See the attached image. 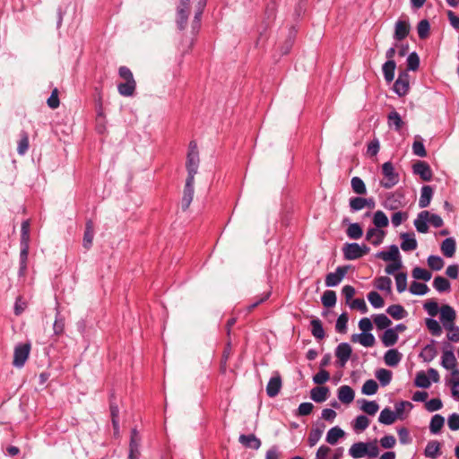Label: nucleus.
I'll return each instance as SVG.
<instances>
[{"mask_svg":"<svg viewBox=\"0 0 459 459\" xmlns=\"http://www.w3.org/2000/svg\"><path fill=\"white\" fill-rule=\"evenodd\" d=\"M29 149V136L26 133H22V138L18 143L17 152L20 155H23Z\"/></svg>","mask_w":459,"mask_h":459,"instance_id":"63","label":"nucleus"},{"mask_svg":"<svg viewBox=\"0 0 459 459\" xmlns=\"http://www.w3.org/2000/svg\"><path fill=\"white\" fill-rule=\"evenodd\" d=\"M347 236L351 239H359L363 235L362 228L359 223H351L346 230Z\"/></svg>","mask_w":459,"mask_h":459,"instance_id":"43","label":"nucleus"},{"mask_svg":"<svg viewBox=\"0 0 459 459\" xmlns=\"http://www.w3.org/2000/svg\"><path fill=\"white\" fill-rule=\"evenodd\" d=\"M430 30L429 22L427 20H421L417 26V32L420 39H426L429 37Z\"/></svg>","mask_w":459,"mask_h":459,"instance_id":"59","label":"nucleus"},{"mask_svg":"<svg viewBox=\"0 0 459 459\" xmlns=\"http://www.w3.org/2000/svg\"><path fill=\"white\" fill-rule=\"evenodd\" d=\"M354 391L349 385H342L338 389V399L345 404H350L354 400Z\"/></svg>","mask_w":459,"mask_h":459,"instance_id":"20","label":"nucleus"},{"mask_svg":"<svg viewBox=\"0 0 459 459\" xmlns=\"http://www.w3.org/2000/svg\"><path fill=\"white\" fill-rule=\"evenodd\" d=\"M414 384L416 386L420 388H429L431 385V382L424 371H420L416 375Z\"/></svg>","mask_w":459,"mask_h":459,"instance_id":"46","label":"nucleus"},{"mask_svg":"<svg viewBox=\"0 0 459 459\" xmlns=\"http://www.w3.org/2000/svg\"><path fill=\"white\" fill-rule=\"evenodd\" d=\"M382 173L384 180L380 184L384 188L390 189L399 182V175L395 172L394 165L390 161L383 164Z\"/></svg>","mask_w":459,"mask_h":459,"instance_id":"3","label":"nucleus"},{"mask_svg":"<svg viewBox=\"0 0 459 459\" xmlns=\"http://www.w3.org/2000/svg\"><path fill=\"white\" fill-rule=\"evenodd\" d=\"M206 5V0H180L177 7L176 22L179 30H184L187 23L188 15L191 9L194 11V20L192 22V30L197 31L200 26L202 13Z\"/></svg>","mask_w":459,"mask_h":459,"instance_id":"1","label":"nucleus"},{"mask_svg":"<svg viewBox=\"0 0 459 459\" xmlns=\"http://www.w3.org/2000/svg\"><path fill=\"white\" fill-rule=\"evenodd\" d=\"M433 195V189L429 186H424L421 188L420 197L419 200V206L420 208H426L429 205Z\"/></svg>","mask_w":459,"mask_h":459,"instance_id":"25","label":"nucleus"},{"mask_svg":"<svg viewBox=\"0 0 459 459\" xmlns=\"http://www.w3.org/2000/svg\"><path fill=\"white\" fill-rule=\"evenodd\" d=\"M238 441L246 447L259 449L261 446V440L256 437L254 434L250 435H240L238 437Z\"/></svg>","mask_w":459,"mask_h":459,"instance_id":"19","label":"nucleus"},{"mask_svg":"<svg viewBox=\"0 0 459 459\" xmlns=\"http://www.w3.org/2000/svg\"><path fill=\"white\" fill-rule=\"evenodd\" d=\"M199 165V153L197 145L195 142L189 143L187 159H186V169L187 178H195V175L197 173Z\"/></svg>","mask_w":459,"mask_h":459,"instance_id":"2","label":"nucleus"},{"mask_svg":"<svg viewBox=\"0 0 459 459\" xmlns=\"http://www.w3.org/2000/svg\"><path fill=\"white\" fill-rule=\"evenodd\" d=\"M425 324L432 335L440 336L442 334V326L437 320L433 318H427Z\"/></svg>","mask_w":459,"mask_h":459,"instance_id":"41","label":"nucleus"},{"mask_svg":"<svg viewBox=\"0 0 459 459\" xmlns=\"http://www.w3.org/2000/svg\"><path fill=\"white\" fill-rule=\"evenodd\" d=\"M433 287L438 292H445L450 290V282L447 279L442 276H437L433 281Z\"/></svg>","mask_w":459,"mask_h":459,"instance_id":"44","label":"nucleus"},{"mask_svg":"<svg viewBox=\"0 0 459 459\" xmlns=\"http://www.w3.org/2000/svg\"><path fill=\"white\" fill-rule=\"evenodd\" d=\"M377 257L385 262L401 260L399 249L395 245H392L388 251L378 252Z\"/></svg>","mask_w":459,"mask_h":459,"instance_id":"17","label":"nucleus"},{"mask_svg":"<svg viewBox=\"0 0 459 459\" xmlns=\"http://www.w3.org/2000/svg\"><path fill=\"white\" fill-rule=\"evenodd\" d=\"M426 457L436 459L440 455V443L437 440L429 441L424 450Z\"/></svg>","mask_w":459,"mask_h":459,"instance_id":"24","label":"nucleus"},{"mask_svg":"<svg viewBox=\"0 0 459 459\" xmlns=\"http://www.w3.org/2000/svg\"><path fill=\"white\" fill-rule=\"evenodd\" d=\"M374 323L378 329H385L391 325L392 321L385 315L379 314L374 317Z\"/></svg>","mask_w":459,"mask_h":459,"instance_id":"57","label":"nucleus"},{"mask_svg":"<svg viewBox=\"0 0 459 459\" xmlns=\"http://www.w3.org/2000/svg\"><path fill=\"white\" fill-rule=\"evenodd\" d=\"M401 195L396 194H389L384 202V207L388 210H397L402 207V202L400 201Z\"/></svg>","mask_w":459,"mask_h":459,"instance_id":"31","label":"nucleus"},{"mask_svg":"<svg viewBox=\"0 0 459 459\" xmlns=\"http://www.w3.org/2000/svg\"><path fill=\"white\" fill-rule=\"evenodd\" d=\"M54 333L57 336L63 334L65 331V318L60 315L59 312H56V319L53 325Z\"/></svg>","mask_w":459,"mask_h":459,"instance_id":"50","label":"nucleus"},{"mask_svg":"<svg viewBox=\"0 0 459 459\" xmlns=\"http://www.w3.org/2000/svg\"><path fill=\"white\" fill-rule=\"evenodd\" d=\"M413 172L419 175L424 181H429L432 178L431 169L425 161H417L413 165Z\"/></svg>","mask_w":459,"mask_h":459,"instance_id":"14","label":"nucleus"},{"mask_svg":"<svg viewBox=\"0 0 459 459\" xmlns=\"http://www.w3.org/2000/svg\"><path fill=\"white\" fill-rule=\"evenodd\" d=\"M94 237L93 224L91 221L86 223V228L83 235V247L89 249L91 247Z\"/></svg>","mask_w":459,"mask_h":459,"instance_id":"38","label":"nucleus"},{"mask_svg":"<svg viewBox=\"0 0 459 459\" xmlns=\"http://www.w3.org/2000/svg\"><path fill=\"white\" fill-rule=\"evenodd\" d=\"M420 65V57L417 53L412 52L407 57V67L411 71H416Z\"/></svg>","mask_w":459,"mask_h":459,"instance_id":"62","label":"nucleus"},{"mask_svg":"<svg viewBox=\"0 0 459 459\" xmlns=\"http://www.w3.org/2000/svg\"><path fill=\"white\" fill-rule=\"evenodd\" d=\"M396 289L399 293H402L407 289V274L405 273H399L395 275Z\"/></svg>","mask_w":459,"mask_h":459,"instance_id":"55","label":"nucleus"},{"mask_svg":"<svg viewBox=\"0 0 459 459\" xmlns=\"http://www.w3.org/2000/svg\"><path fill=\"white\" fill-rule=\"evenodd\" d=\"M402 243H401V248L403 251H412L417 248V240L413 237V235L409 233H403L401 234Z\"/></svg>","mask_w":459,"mask_h":459,"instance_id":"22","label":"nucleus"},{"mask_svg":"<svg viewBox=\"0 0 459 459\" xmlns=\"http://www.w3.org/2000/svg\"><path fill=\"white\" fill-rule=\"evenodd\" d=\"M351 351L352 350L349 343L342 342L337 346L335 355L341 367L345 366L351 357Z\"/></svg>","mask_w":459,"mask_h":459,"instance_id":"10","label":"nucleus"},{"mask_svg":"<svg viewBox=\"0 0 459 459\" xmlns=\"http://www.w3.org/2000/svg\"><path fill=\"white\" fill-rule=\"evenodd\" d=\"M194 183L195 178H187L184 187L183 197L181 200V207L185 211L190 206L194 197Z\"/></svg>","mask_w":459,"mask_h":459,"instance_id":"7","label":"nucleus"},{"mask_svg":"<svg viewBox=\"0 0 459 459\" xmlns=\"http://www.w3.org/2000/svg\"><path fill=\"white\" fill-rule=\"evenodd\" d=\"M396 64L394 61H386L382 67L384 77L387 82H391L394 78Z\"/></svg>","mask_w":459,"mask_h":459,"instance_id":"35","label":"nucleus"},{"mask_svg":"<svg viewBox=\"0 0 459 459\" xmlns=\"http://www.w3.org/2000/svg\"><path fill=\"white\" fill-rule=\"evenodd\" d=\"M321 299L325 307H332L336 303V294L333 290H325Z\"/></svg>","mask_w":459,"mask_h":459,"instance_id":"47","label":"nucleus"},{"mask_svg":"<svg viewBox=\"0 0 459 459\" xmlns=\"http://www.w3.org/2000/svg\"><path fill=\"white\" fill-rule=\"evenodd\" d=\"M351 188L354 193L358 195H365L367 193V188L363 180L359 177H354L351 181Z\"/></svg>","mask_w":459,"mask_h":459,"instance_id":"45","label":"nucleus"},{"mask_svg":"<svg viewBox=\"0 0 459 459\" xmlns=\"http://www.w3.org/2000/svg\"><path fill=\"white\" fill-rule=\"evenodd\" d=\"M429 217V212H428V211H422L418 214L417 218L414 221V226L419 232H420V233L428 232Z\"/></svg>","mask_w":459,"mask_h":459,"instance_id":"18","label":"nucleus"},{"mask_svg":"<svg viewBox=\"0 0 459 459\" xmlns=\"http://www.w3.org/2000/svg\"><path fill=\"white\" fill-rule=\"evenodd\" d=\"M368 299L375 308H380L384 307V299L377 291H370L368 294Z\"/></svg>","mask_w":459,"mask_h":459,"instance_id":"54","label":"nucleus"},{"mask_svg":"<svg viewBox=\"0 0 459 459\" xmlns=\"http://www.w3.org/2000/svg\"><path fill=\"white\" fill-rule=\"evenodd\" d=\"M392 281L388 277H379L376 281V287L380 290L391 291Z\"/></svg>","mask_w":459,"mask_h":459,"instance_id":"61","label":"nucleus"},{"mask_svg":"<svg viewBox=\"0 0 459 459\" xmlns=\"http://www.w3.org/2000/svg\"><path fill=\"white\" fill-rule=\"evenodd\" d=\"M347 273V267L339 266L336 268L335 272L330 273L325 277V285L327 287H334L337 286L344 278Z\"/></svg>","mask_w":459,"mask_h":459,"instance_id":"9","label":"nucleus"},{"mask_svg":"<svg viewBox=\"0 0 459 459\" xmlns=\"http://www.w3.org/2000/svg\"><path fill=\"white\" fill-rule=\"evenodd\" d=\"M447 331V339L451 342H458L459 341V327L455 325L445 327Z\"/></svg>","mask_w":459,"mask_h":459,"instance_id":"64","label":"nucleus"},{"mask_svg":"<svg viewBox=\"0 0 459 459\" xmlns=\"http://www.w3.org/2000/svg\"><path fill=\"white\" fill-rule=\"evenodd\" d=\"M368 425L369 420L364 415H359L355 419L353 429L356 431H363L368 427Z\"/></svg>","mask_w":459,"mask_h":459,"instance_id":"60","label":"nucleus"},{"mask_svg":"<svg viewBox=\"0 0 459 459\" xmlns=\"http://www.w3.org/2000/svg\"><path fill=\"white\" fill-rule=\"evenodd\" d=\"M344 431L339 427L330 429L326 435V442L330 445H335L340 438L344 437Z\"/></svg>","mask_w":459,"mask_h":459,"instance_id":"30","label":"nucleus"},{"mask_svg":"<svg viewBox=\"0 0 459 459\" xmlns=\"http://www.w3.org/2000/svg\"><path fill=\"white\" fill-rule=\"evenodd\" d=\"M441 365L446 369L451 370L453 376L459 375V371L456 368V358L451 350L444 351L441 359Z\"/></svg>","mask_w":459,"mask_h":459,"instance_id":"8","label":"nucleus"},{"mask_svg":"<svg viewBox=\"0 0 459 459\" xmlns=\"http://www.w3.org/2000/svg\"><path fill=\"white\" fill-rule=\"evenodd\" d=\"M385 363L389 367H395L402 359V354L394 349L388 350L384 356Z\"/></svg>","mask_w":459,"mask_h":459,"instance_id":"23","label":"nucleus"},{"mask_svg":"<svg viewBox=\"0 0 459 459\" xmlns=\"http://www.w3.org/2000/svg\"><path fill=\"white\" fill-rule=\"evenodd\" d=\"M311 333L313 336L318 340L325 338V330L319 319L316 318L311 321Z\"/></svg>","mask_w":459,"mask_h":459,"instance_id":"40","label":"nucleus"},{"mask_svg":"<svg viewBox=\"0 0 459 459\" xmlns=\"http://www.w3.org/2000/svg\"><path fill=\"white\" fill-rule=\"evenodd\" d=\"M140 436L135 429L131 431V438L129 444V459H138L140 455Z\"/></svg>","mask_w":459,"mask_h":459,"instance_id":"12","label":"nucleus"},{"mask_svg":"<svg viewBox=\"0 0 459 459\" xmlns=\"http://www.w3.org/2000/svg\"><path fill=\"white\" fill-rule=\"evenodd\" d=\"M387 119H388V126L390 127L394 126L396 131H399L403 125L401 116L395 110H393L388 114Z\"/></svg>","mask_w":459,"mask_h":459,"instance_id":"37","label":"nucleus"},{"mask_svg":"<svg viewBox=\"0 0 459 459\" xmlns=\"http://www.w3.org/2000/svg\"><path fill=\"white\" fill-rule=\"evenodd\" d=\"M343 255L347 260H356L362 257L369 252V247L366 245H359L358 243L345 244L343 248Z\"/></svg>","mask_w":459,"mask_h":459,"instance_id":"4","label":"nucleus"},{"mask_svg":"<svg viewBox=\"0 0 459 459\" xmlns=\"http://www.w3.org/2000/svg\"><path fill=\"white\" fill-rule=\"evenodd\" d=\"M382 342L385 347H390L394 345L398 340V333H395L394 329L389 328L386 329L382 336Z\"/></svg>","mask_w":459,"mask_h":459,"instance_id":"29","label":"nucleus"},{"mask_svg":"<svg viewBox=\"0 0 459 459\" xmlns=\"http://www.w3.org/2000/svg\"><path fill=\"white\" fill-rule=\"evenodd\" d=\"M429 291V287L425 283L412 281L410 286V292L413 295H425Z\"/></svg>","mask_w":459,"mask_h":459,"instance_id":"49","label":"nucleus"},{"mask_svg":"<svg viewBox=\"0 0 459 459\" xmlns=\"http://www.w3.org/2000/svg\"><path fill=\"white\" fill-rule=\"evenodd\" d=\"M323 434V429H312L309 432L307 443L310 447L315 446L318 441L320 440Z\"/></svg>","mask_w":459,"mask_h":459,"instance_id":"56","label":"nucleus"},{"mask_svg":"<svg viewBox=\"0 0 459 459\" xmlns=\"http://www.w3.org/2000/svg\"><path fill=\"white\" fill-rule=\"evenodd\" d=\"M394 91L399 96H404L409 91V75L407 73H402L399 74L397 80L394 84Z\"/></svg>","mask_w":459,"mask_h":459,"instance_id":"11","label":"nucleus"},{"mask_svg":"<svg viewBox=\"0 0 459 459\" xmlns=\"http://www.w3.org/2000/svg\"><path fill=\"white\" fill-rule=\"evenodd\" d=\"M385 236V232L384 230L377 228H370L366 233V239L372 245L377 247L383 242Z\"/></svg>","mask_w":459,"mask_h":459,"instance_id":"16","label":"nucleus"},{"mask_svg":"<svg viewBox=\"0 0 459 459\" xmlns=\"http://www.w3.org/2000/svg\"><path fill=\"white\" fill-rule=\"evenodd\" d=\"M439 314L440 322L444 328L455 325V321L456 319V313L455 310L451 306L443 305L440 307Z\"/></svg>","mask_w":459,"mask_h":459,"instance_id":"6","label":"nucleus"},{"mask_svg":"<svg viewBox=\"0 0 459 459\" xmlns=\"http://www.w3.org/2000/svg\"><path fill=\"white\" fill-rule=\"evenodd\" d=\"M30 346L28 343L20 344L15 347L13 354V365L21 368L26 362L30 354Z\"/></svg>","mask_w":459,"mask_h":459,"instance_id":"5","label":"nucleus"},{"mask_svg":"<svg viewBox=\"0 0 459 459\" xmlns=\"http://www.w3.org/2000/svg\"><path fill=\"white\" fill-rule=\"evenodd\" d=\"M378 409L379 406L375 401L362 400L361 410L368 415H375Z\"/></svg>","mask_w":459,"mask_h":459,"instance_id":"51","label":"nucleus"},{"mask_svg":"<svg viewBox=\"0 0 459 459\" xmlns=\"http://www.w3.org/2000/svg\"><path fill=\"white\" fill-rule=\"evenodd\" d=\"M445 419L439 414H436L432 417L429 424L430 432L433 434L438 433L444 426Z\"/></svg>","mask_w":459,"mask_h":459,"instance_id":"42","label":"nucleus"},{"mask_svg":"<svg viewBox=\"0 0 459 459\" xmlns=\"http://www.w3.org/2000/svg\"><path fill=\"white\" fill-rule=\"evenodd\" d=\"M376 377L378 379V381L380 382V384L383 386H385L391 382L392 372L385 368H381L377 371Z\"/></svg>","mask_w":459,"mask_h":459,"instance_id":"48","label":"nucleus"},{"mask_svg":"<svg viewBox=\"0 0 459 459\" xmlns=\"http://www.w3.org/2000/svg\"><path fill=\"white\" fill-rule=\"evenodd\" d=\"M444 260L438 255H429L428 257V265L435 271H439L444 266Z\"/></svg>","mask_w":459,"mask_h":459,"instance_id":"58","label":"nucleus"},{"mask_svg":"<svg viewBox=\"0 0 459 459\" xmlns=\"http://www.w3.org/2000/svg\"><path fill=\"white\" fill-rule=\"evenodd\" d=\"M386 312L395 320H400L407 315L406 310L401 305H392L388 307Z\"/></svg>","mask_w":459,"mask_h":459,"instance_id":"39","label":"nucleus"},{"mask_svg":"<svg viewBox=\"0 0 459 459\" xmlns=\"http://www.w3.org/2000/svg\"><path fill=\"white\" fill-rule=\"evenodd\" d=\"M281 388V378L279 373H275L273 377H272L266 386V393L269 397L276 396Z\"/></svg>","mask_w":459,"mask_h":459,"instance_id":"15","label":"nucleus"},{"mask_svg":"<svg viewBox=\"0 0 459 459\" xmlns=\"http://www.w3.org/2000/svg\"><path fill=\"white\" fill-rule=\"evenodd\" d=\"M373 223L375 228L381 230L388 226L389 221L387 216L382 211H377L373 216Z\"/></svg>","mask_w":459,"mask_h":459,"instance_id":"36","label":"nucleus"},{"mask_svg":"<svg viewBox=\"0 0 459 459\" xmlns=\"http://www.w3.org/2000/svg\"><path fill=\"white\" fill-rule=\"evenodd\" d=\"M441 251L446 257H452L455 253V240L452 238H446L441 244Z\"/></svg>","mask_w":459,"mask_h":459,"instance_id":"32","label":"nucleus"},{"mask_svg":"<svg viewBox=\"0 0 459 459\" xmlns=\"http://www.w3.org/2000/svg\"><path fill=\"white\" fill-rule=\"evenodd\" d=\"M377 383L373 379H368L363 384L361 392L366 395H372L377 393Z\"/></svg>","mask_w":459,"mask_h":459,"instance_id":"53","label":"nucleus"},{"mask_svg":"<svg viewBox=\"0 0 459 459\" xmlns=\"http://www.w3.org/2000/svg\"><path fill=\"white\" fill-rule=\"evenodd\" d=\"M396 413L391 411L389 408H385L379 414L378 420L380 423L385 425H391L396 420Z\"/></svg>","mask_w":459,"mask_h":459,"instance_id":"33","label":"nucleus"},{"mask_svg":"<svg viewBox=\"0 0 459 459\" xmlns=\"http://www.w3.org/2000/svg\"><path fill=\"white\" fill-rule=\"evenodd\" d=\"M352 342H359L364 347H372L375 344V337L370 333H362L353 335Z\"/></svg>","mask_w":459,"mask_h":459,"instance_id":"27","label":"nucleus"},{"mask_svg":"<svg viewBox=\"0 0 459 459\" xmlns=\"http://www.w3.org/2000/svg\"><path fill=\"white\" fill-rule=\"evenodd\" d=\"M367 443L358 442L353 444L350 450L349 454L355 459L361 458L367 455Z\"/></svg>","mask_w":459,"mask_h":459,"instance_id":"26","label":"nucleus"},{"mask_svg":"<svg viewBox=\"0 0 459 459\" xmlns=\"http://www.w3.org/2000/svg\"><path fill=\"white\" fill-rule=\"evenodd\" d=\"M437 349L433 343L426 345L421 352L420 353V357L425 361V362H430L435 359L437 356Z\"/></svg>","mask_w":459,"mask_h":459,"instance_id":"34","label":"nucleus"},{"mask_svg":"<svg viewBox=\"0 0 459 459\" xmlns=\"http://www.w3.org/2000/svg\"><path fill=\"white\" fill-rule=\"evenodd\" d=\"M329 394V388L326 386H316L310 391V397L316 403L325 402Z\"/></svg>","mask_w":459,"mask_h":459,"instance_id":"21","label":"nucleus"},{"mask_svg":"<svg viewBox=\"0 0 459 459\" xmlns=\"http://www.w3.org/2000/svg\"><path fill=\"white\" fill-rule=\"evenodd\" d=\"M411 26L407 20H398L394 25V38L396 40L404 39L410 33Z\"/></svg>","mask_w":459,"mask_h":459,"instance_id":"13","label":"nucleus"},{"mask_svg":"<svg viewBox=\"0 0 459 459\" xmlns=\"http://www.w3.org/2000/svg\"><path fill=\"white\" fill-rule=\"evenodd\" d=\"M431 273L421 267H415L412 270V277L416 280H423L428 281L431 279Z\"/></svg>","mask_w":459,"mask_h":459,"instance_id":"52","label":"nucleus"},{"mask_svg":"<svg viewBox=\"0 0 459 459\" xmlns=\"http://www.w3.org/2000/svg\"><path fill=\"white\" fill-rule=\"evenodd\" d=\"M136 82L134 80L126 81L125 82L119 83L117 90L119 94L125 97H130L135 91Z\"/></svg>","mask_w":459,"mask_h":459,"instance_id":"28","label":"nucleus"}]
</instances>
